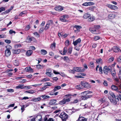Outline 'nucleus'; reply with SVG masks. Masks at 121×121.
<instances>
[{"instance_id":"obj_1","label":"nucleus","mask_w":121,"mask_h":121,"mask_svg":"<svg viewBox=\"0 0 121 121\" xmlns=\"http://www.w3.org/2000/svg\"><path fill=\"white\" fill-rule=\"evenodd\" d=\"M92 93V92L89 91H85L83 92L82 93L84 95L81 96V99L82 100H85L91 98L92 97V95L88 94L91 93Z\"/></svg>"},{"instance_id":"obj_2","label":"nucleus","mask_w":121,"mask_h":121,"mask_svg":"<svg viewBox=\"0 0 121 121\" xmlns=\"http://www.w3.org/2000/svg\"><path fill=\"white\" fill-rule=\"evenodd\" d=\"M5 47L6 49L5 52V55L7 57L9 56L11 54L10 50L12 48V47L10 45H8L6 46Z\"/></svg>"},{"instance_id":"obj_3","label":"nucleus","mask_w":121,"mask_h":121,"mask_svg":"<svg viewBox=\"0 0 121 121\" xmlns=\"http://www.w3.org/2000/svg\"><path fill=\"white\" fill-rule=\"evenodd\" d=\"M111 70V67L109 66H105L103 68V72L106 75L108 74V73L110 72Z\"/></svg>"},{"instance_id":"obj_4","label":"nucleus","mask_w":121,"mask_h":121,"mask_svg":"<svg viewBox=\"0 0 121 121\" xmlns=\"http://www.w3.org/2000/svg\"><path fill=\"white\" fill-rule=\"evenodd\" d=\"M59 117L61 119L62 121H66L68 117V115L64 112L61 113Z\"/></svg>"},{"instance_id":"obj_5","label":"nucleus","mask_w":121,"mask_h":121,"mask_svg":"<svg viewBox=\"0 0 121 121\" xmlns=\"http://www.w3.org/2000/svg\"><path fill=\"white\" fill-rule=\"evenodd\" d=\"M119 96L118 95L115 96L113 99H111L110 97H108L111 102L115 104H116L117 102L119 101Z\"/></svg>"},{"instance_id":"obj_6","label":"nucleus","mask_w":121,"mask_h":121,"mask_svg":"<svg viewBox=\"0 0 121 121\" xmlns=\"http://www.w3.org/2000/svg\"><path fill=\"white\" fill-rule=\"evenodd\" d=\"M73 69L74 70L75 72H83L85 71L84 69H83L82 67H73Z\"/></svg>"},{"instance_id":"obj_7","label":"nucleus","mask_w":121,"mask_h":121,"mask_svg":"<svg viewBox=\"0 0 121 121\" xmlns=\"http://www.w3.org/2000/svg\"><path fill=\"white\" fill-rule=\"evenodd\" d=\"M42 116L41 115H38L35 118H33L31 120V121H42Z\"/></svg>"},{"instance_id":"obj_8","label":"nucleus","mask_w":121,"mask_h":121,"mask_svg":"<svg viewBox=\"0 0 121 121\" xmlns=\"http://www.w3.org/2000/svg\"><path fill=\"white\" fill-rule=\"evenodd\" d=\"M89 30L93 34H98L99 33V32H97L94 26L93 27H91L89 28Z\"/></svg>"},{"instance_id":"obj_9","label":"nucleus","mask_w":121,"mask_h":121,"mask_svg":"<svg viewBox=\"0 0 121 121\" xmlns=\"http://www.w3.org/2000/svg\"><path fill=\"white\" fill-rule=\"evenodd\" d=\"M35 38L33 37H31L30 35H28L26 39V41L28 43L31 42L34 40L35 39Z\"/></svg>"},{"instance_id":"obj_10","label":"nucleus","mask_w":121,"mask_h":121,"mask_svg":"<svg viewBox=\"0 0 121 121\" xmlns=\"http://www.w3.org/2000/svg\"><path fill=\"white\" fill-rule=\"evenodd\" d=\"M107 6L113 10H116L118 9L117 7V6L114 5L108 4L107 5Z\"/></svg>"},{"instance_id":"obj_11","label":"nucleus","mask_w":121,"mask_h":121,"mask_svg":"<svg viewBox=\"0 0 121 121\" xmlns=\"http://www.w3.org/2000/svg\"><path fill=\"white\" fill-rule=\"evenodd\" d=\"M75 28L76 29V30H74V31L75 32H76L77 31L79 32L80 31V29L82 28V27L80 26L75 25V26H73L74 29Z\"/></svg>"},{"instance_id":"obj_12","label":"nucleus","mask_w":121,"mask_h":121,"mask_svg":"<svg viewBox=\"0 0 121 121\" xmlns=\"http://www.w3.org/2000/svg\"><path fill=\"white\" fill-rule=\"evenodd\" d=\"M87 118H86L83 117L81 116V115H80L78 120L76 121H87Z\"/></svg>"},{"instance_id":"obj_13","label":"nucleus","mask_w":121,"mask_h":121,"mask_svg":"<svg viewBox=\"0 0 121 121\" xmlns=\"http://www.w3.org/2000/svg\"><path fill=\"white\" fill-rule=\"evenodd\" d=\"M111 89L113 90L116 91L118 92L120 91H119V89H118V87L116 85H113L111 86Z\"/></svg>"},{"instance_id":"obj_14","label":"nucleus","mask_w":121,"mask_h":121,"mask_svg":"<svg viewBox=\"0 0 121 121\" xmlns=\"http://www.w3.org/2000/svg\"><path fill=\"white\" fill-rule=\"evenodd\" d=\"M68 15H63L60 17V20L62 22H66V20L65 19V18L67 17Z\"/></svg>"},{"instance_id":"obj_15","label":"nucleus","mask_w":121,"mask_h":121,"mask_svg":"<svg viewBox=\"0 0 121 121\" xmlns=\"http://www.w3.org/2000/svg\"><path fill=\"white\" fill-rule=\"evenodd\" d=\"M54 9L58 11H61L63 10V7L60 6L55 7Z\"/></svg>"},{"instance_id":"obj_16","label":"nucleus","mask_w":121,"mask_h":121,"mask_svg":"<svg viewBox=\"0 0 121 121\" xmlns=\"http://www.w3.org/2000/svg\"><path fill=\"white\" fill-rule=\"evenodd\" d=\"M112 50L114 52L116 53L119 52L120 50L119 48L115 46L113 47L112 48Z\"/></svg>"},{"instance_id":"obj_17","label":"nucleus","mask_w":121,"mask_h":121,"mask_svg":"<svg viewBox=\"0 0 121 121\" xmlns=\"http://www.w3.org/2000/svg\"><path fill=\"white\" fill-rule=\"evenodd\" d=\"M56 99H53L50 101L49 103V105H55L56 104Z\"/></svg>"},{"instance_id":"obj_18","label":"nucleus","mask_w":121,"mask_h":121,"mask_svg":"<svg viewBox=\"0 0 121 121\" xmlns=\"http://www.w3.org/2000/svg\"><path fill=\"white\" fill-rule=\"evenodd\" d=\"M81 40L80 38H78L73 43V44L74 46H76L78 44L80 43Z\"/></svg>"},{"instance_id":"obj_19","label":"nucleus","mask_w":121,"mask_h":121,"mask_svg":"<svg viewBox=\"0 0 121 121\" xmlns=\"http://www.w3.org/2000/svg\"><path fill=\"white\" fill-rule=\"evenodd\" d=\"M33 52L31 50H28L26 53V55L27 56H30L31 55Z\"/></svg>"},{"instance_id":"obj_20","label":"nucleus","mask_w":121,"mask_h":121,"mask_svg":"<svg viewBox=\"0 0 121 121\" xmlns=\"http://www.w3.org/2000/svg\"><path fill=\"white\" fill-rule=\"evenodd\" d=\"M13 63L14 65L15 66H18L19 65V62L17 59L14 60Z\"/></svg>"},{"instance_id":"obj_21","label":"nucleus","mask_w":121,"mask_h":121,"mask_svg":"<svg viewBox=\"0 0 121 121\" xmlns=\"http://www.w3.org/2000/svg\"><path fill=\"white\" fill-rule=\"evenodd\" d=\"M115 15L114 14L111 13L108 16V18L111 19H113L115 18Z\"/></svg>"},{"instance_id":"obj_22","label":"nucleus","mask_w":121,"mask_h":121,"mask_svg":"<svg viewBox=\"0 0 121 121\" xmlns=\"http://www.w3.org/2000/svg\"><path fill=\"white\" fill-rule=\"evenodd\" d=\"M24 84H20L18 86H16V88L17 89H24L25 87H26V86L25 87H24Z\"/></svg>"},{"instance_id":"obj_23","label":"nucleus","mask_w":121,"mask_h":121,"mask_svg":"<svg viewBox=\"0 0 121 121\" xmlns=\"http://www.w3.org/2000/svg\"><path fill=\"white\" fill-rule=\"evenodd\" d=\"M20 50L19 49L16 50H13V52L14 54H19L20 52Z\"/></svg>"},{"instance_id":"obj_24","label":"nucleus","mask_w":121,"mask_h":121,"mask_svg":"<svg viewBox=\"0 0 121 121\" xmlns=\"http://www.w3.org/2000/svg\"><path fill=\"white\" fill-rule=\"evenodd\" d=\"M61 88V87L60 86H55L53 89V92H54L57 90L60 89Z\"/></svg>"},{"instance_id":"obj_25","label":"nucleus","mask_w":121,"mask_h":121,"mask_svg":"<svg viewBox=\"0 0 121 121\" xmlns=\"http://www.w3.org/2000/svg\"><path fill=\"white\" fill-rule=\"evenodd\" d=\"M116 84L117 85V86L119 88V89H121V84L120 81L116 82Z\"/></svg>"},{"instance_id":"obj_26","label":"nucleus","mask_w":121,"mask_h":121,"mask_svg":"<svg viewBox=\"0 0 121 121\" xmlns=\"http://www.w3.org/2000/svg\"><path fill=\"white\" fill-rule=\"evenodd\" d=\"M96 8L95 6H90L87 8L88 10L91 11H94V9Z\"/></svg>"},{"instance_id":"obj_27","label":"nucleus","mask_w":121,"mask_h":121,"mask_svg":"<svg viewBox=\"0 0 121 121\" xmlns=\"http://www.w3.org/2000/svg\"><path fill=\"white\" fill-rule=\"evenodd\" d=\"M61 58L63 59L66 62H68L69 61V59L68 56H65L64 58L61 57Z\"/></svg>"},{"instance_id":"obj_28","label":"nucleus","mask_w":121,"mask_h":121,"mask_svg":"<svg viewBox=\"0 0 121 121\" xmlns=\"http://www.w3.org/2000/svg\"><path fill=\"white\" fill-rule=\"evenodd\" d=\"M90 14H88L87 13H86L83 16V17L84 18L87 19L89 17H90Z\"/></svg>"},{"instance_id":"obj_29","label":"nucleus","mask_w":121,"mask_h":121,"mask_svg":"<svg viewBox=\"0 0 121 121\" xmlns=\"http://www.w3.org/2000/svg\"><path fill=\"white\" fill-rule=\"evenodd\" d=\"M96 62L98 64H99L100 63L101 64H102L103 62L102 59L101 58L96 59Z\"/></svg>"},{"instance_id":"obj_30","label":"nucleus","mask_w":121,"mask_h":121,"mask_svg":"<svg viewBox=\"0 0 121 121\" xmlns=\"http://www.w3.org/2000/svg\"><path fill=\"white\" fill-rule=\"evenodd\" d=\"M40 97H42L43 99H48L50 97L48 95H45L40 96Z\"/></svg>"},{"instance_id":"obj_31","label":"nucleus","mask_w":121,"mask_h":121,"mask_svg":"<svg viewBox=\"0 0 121 121\" xmlns=\"http://www.w3.org/2000/svg\"><path fill=\"white\" fill-rule=\"evenodd\" d=\"M67 48L66 47L64 48L63 50V55H65L66 54V52L67 51Z\"/></svg>"},{"instance_id":"obj_32","label":"nucleus","mask_w":121,"mask_h":121,"mask_svg":"<svg viewBox=\"0 0 121 121\" xmlns=\"http://www.w3.org/2000/svg\"><path fill=\"white\" fill-rule=\"evenodd\" d=\"M41 98L40 97H37L35 98L32 99L33 101H34L37 102L41 100Z\"/></svg>"},{"instance_id":"obj_33","label":"nucleus","mask_w":121,"mask_h":121,"mask_svg":"<svg viewBox=\"0 0 121 121\" xmlns=\"http://www.w3.org/2000/svg\"><path fill=\"white\" fill-rule=\"evenodd\" d=\"M89 65L90 67V68L93 69L94 66V64L93 62L91 61L90 62Z\"/></svg>"},{"instance_id":"obj_34","label":"nucleus","mask_w":121,"mask_h":121,"mask_svg":"<svg viewBox=\"0 0 121 121\" xmlns=\"http://www.w3.org/2000/svg\"><path fill=\"white\" fill-rule=\"evenodd\" d=\"M109 94L112 97L111 99H113L115 96L114 93L111 91H109Z\"/></svg>"},{"instance_id":"obj_35","label":"nucleus","mask_w":121,"mask_h":121,"mask_svg":"<svg viewBox=\"0 0 121 121\" xmlns=\"http://www.w3.org/2000/svg\"><path fill=\"white\" fill-rule=\"evenodd\" d=\"M71 98V97H70L69 98H66L64 99L65 103H66V102H69L70 101V99Z\"/></svg>"},{"instance_id":"obj_36","label":"nucleus","mask_w":121,"mask_h":121,"mask_svg":"<svg viewBox=\"0 0 121 121\" xmlns=\"http://www.w3.org/2000/svg\"><path fill=\"white\" fill-rule=\"evenodd\" d=\"M53 23V21L52 20H48V22L47 23V24L48 25L50 26L52 25Z\"/></svg>"},{"instance_id":"obj_37","label":"nucleus","mask_w":121,"mask_h":121,"mask_svg":"<svg viewBox=\"0 0 121 121\" xmlns=\"http://www.w3.org/2000/svg\"><path fill=\"white\" fill-rule=\"evenodd\" d=\"M94 27L97 32H99L98 29L100 28V26L99 25H94Z\"/></svg>"},{"instance_id":"obj_38","label":"nucleus","mask_w":121,"mask_h":121,"mask_svg":"<svg viewBox=\"0 0 121 121\" xmlns=\"http://www.w3.org/2000/svg\"><path fill=\"white\" fill-rule=\"evenodd\" d=\"M59 104L61 105H63L65 104L64 99H63L59 101Z\"/></svg>"},{"instance_id":"obj_39","label":"nucleus","mask_w":121,"mask_h":121,"mask_svg":"<svg viewBox=\"0 0 121 121\" xmlns=\"http://www.w3.org/2000/svg\"><path fill=\"white\" fill-rule=\"evenodd\" d=\"M41 54L44 55H45L47 53V51L44 49H42L41 50Z\"/></svg>"},{"instance_id":"obj_40","label":"nucleus","mask_w":121,"mask_h":121,"mask_svg":"<svg viewBox=\"0 0 121 121\" xmlns=\"http://www.w3.org/2000/svg\"><path fill=\"white\" fill-rule=\"evenodd\" d=\"M100 38V37L99 36H95L93 38V40L95 41H97Z\"/></svg>"},{"instance_id":"obj_41","label":"nucleus","mask_w":121,"mask_h":121,"mask_svg":"<svg viewBox=\"0 0 121 121\" xmlns=\"http://www.w3.org/2000/svg\"><path fill=\"white\" fill-rule=\"evenodd\" d=\"M49 80V78H46L40 81L42 82H44L48 81Z\"/></svg>"},{"instance_id":"obj_42","label":"nucleus","mask_w":121,"mask_h":121,"mask_svg":"<svg viewBox=\"0 0 121 121\" xmlns=\"http://www.w3.org/2000/svg\"><path fill=\"white\" fill-rule=\"evenodd\" d=\"M70 44L69 41L68 40H66L65 42V45L66 47H68Z\"/></svg>"},{"instance_id":"obj_43","label":"nucleus","mask_w":121,"mask_h":121,"mask_svg":"<svg viewBox=\"0 0 121 121\" xmlns=\"http://www.w3.org/2000/svg\"><path fill=\"white\" fill-rule=\"evenodd\" d=\"M95 20V18L93 17H91L88 19V21L91 22Z\"/></svg>"},{"instance_id":"obj_44","label":"nucleus","mask_w":121,"mask_h":121,"mask_svg":"<svg viewBox=\"0 0 121 121\" xmlns=\"http://www.w3.org/2000/svg\"><path fill=\"white\" fill-rule=\"evenodd\" d=\"M47 88L46 87V86L44 85L43 87L40 88V91H43L45 90Z\"/></svg>"},{"instance_id":"obj_45","label":"nucleus","mask_w":121,"mask_h":121,"mask_svg":"<svg viewBox=\"0 0 121 121\" xmlns=\"http://www.w3.org/2000/svg\"><path fill=\"white\" fill-rule=\"evenodd\" d=\"M56 47V43L54 42L51 44L50 46V48H52L53 47H54V48H55Z\"/></svg>"},{"instance_id":"obj_46","label":"nucleus","mask_w":121,"mask_h":121,"mask_svg":"<svg viewBox=\"0 0 121 121\" xmlns=\"http://www.w3.org/2000/svg\"><path fill=\"white\" fill-rule=\"evenodd\" d=\"M7 92H13L14 91V90L13 89H7Z\"/></svg>"},{"instance_id":"obj_47","label":"nucleus","mask_w":121,"mask_h":121,"mask_svg":"<svg viewBox=\"0 0 121 121\" xmlns=\"http://www.w3.org/2000/svg\"><path fill=\"white\" fill-rule=\"evenodd\" d=\"M99 73L100 74H102L103 73V70L102 68L101 67H99Z\"/></svg>"},{"instance_id":"obj_48","label":"nucleus","mask_w":121,"mask_h":121,"mask_svg":"<svg viewBox=\"0 0 121 121\" xmlns=\"http://www.w3.org/2000/svg\"><path fill=\"white\" fill-rule=\"evenodd\" d=\"M52 73L51 72H46V74L49 77L52 76Z\"/></svg>"},{"instance_id":"obj_49","label":"nucleus","mask_w":121,"mask_h":121,"mask_svg":"<svg viewBox=\"0 0 121 121\" xmlns=\"http://www.w3.org/2000/svg\"><path fill=\"white\" fill-rule=\"evenodd\" d=\"M25 106L24 105H23L21 106V109L22 110V112H23L25 110Z\"/></svg>"},{"instance_id":"obj_50","label":"nucleus","mask_w":121,"mask_h":121,"mask_svg":"<svg viewBox=\"0 0 121 121\" xmlns=\"http://www.w3.org/2000/svg\"><path fill=\"white\" fill-rule=\"evenodd\" d=\"M45 84L46 85H45V86H46V87L47 88L48 86H51L52 85V83L49 82H46L45 83Z\"/></svg>"},{"instance_id":"obj_51","label":"nucleus","mask_w":121,"mask_h":121,"mask_svg":"<svg viewBox=\"0 0 121 121\" xmlns=\"http://www.w3.org/2000/svg\"><path fill=\"white\" fill-rule=\"evenodd\" d=\"M72 51V48H69L68 50V53H69V54H71Z\"/></svg>"},{"instance_id":"obj_52","label":"nucleus","mask_w":121,"mask_h":121,"mask_svg":"<svg viewBox=\"0 0 121 121\" xmlns=\"http://www.w3.org/2000/svg\"><path fill=\"white\" fill-rule=\"evenodd\" d=\"M5 10V8L4 7H1L0 8V13Z\"/></svg>"},{"instance_id":"obj_53","label":"nucleus","mask_w":121,"mask_h":121,"mask_svg":"<svg viewBox=\"0 0 121 121\" xmlns=\"http://www.w3.org/2000/svg\"><path fill=\"white\" fill-rule=\"evenodd\" d=\"M5 42L7 43L8 44H10L11 43V41L10 40L8 39H6L5 40Z\"/></svg>"},{"instance_id":"obj_54","label":"nucleus","mask_w":121,"mask_h":121,"mask_svg":"<svg viewBox=\"0 0 121 121\" xmlns=\"http://www.w3.org/2000/svg\"><path fill=\"white\" fill-rule=\"evenodd\" d=\"M89 84L87 82H85V85L84 86V87L88 88L89 87Z\"/></svg>"},{"instance_id":"obj_55","label":"nucleus","mask_w":121,"mask_h":121,"mask_svg":"<svg viewBox=\"0 0 121 121\" xmlns=\"http://www.w3.org/2000/svg\"><path fill=\"white\" fill-rule=\"evenodd\" d=\"M95 4V3L94 2H88V6H91L94 5Z\"/></svg>"},{"instance_id":"obj_56","label":"nucleus","mask_w":121,"mask_h":121,"mask_svg":"<svg viewBox=\"0 0 121 121\" xmlns=\"http://www.w3.org/2000/svg\"><path fill=\"white\" fill-rule=\"evenodd\" d=\"M95 4V3L94 2H88V6H91L94 5Z\"/></svg>"},{"instance_id":"obj_57","label":"nucleus","mask_w":121,"mask_h":121,"mask_svg":"<svg viewBox=\"0 0 121 121\" xmlns=\"http://www.w3.org/2000/svg\"><path fill=\"white\" fill-rule=\"evenodd\" d=\"M34 35H35L36 37L39 38L40 37L39 34L37 32H35L33 33Z\"/></svg>"},{"instance_id":"obj_58","label":"nucleus","mask_w":121,"mask_h":121,"mask_svg":"<svg viewBox=\"0 0 121 121\" xmlns=\"http://www.w3.org/2000/svg\"><path fill=\"white\" fill-rule=\"evenodd\" d=\"M44 29L43 27L41 28L39 30V32L40 33H42Z\"/></svg>"},{"instance_id":"obj_59","label":"nucleus","mask_w":121,"mask_h":121,"mask_svg":"<svg viewBox=\"0 0 121 121\" xmlns=\"http://www.w3.org/2000/svg\"><path fill=\"white\" fill-rule=\"evenodd\" d=\"M69 73L74 74L75 73V71H74V70H71L70 69L69 70Z\"/></svg>"},{"instance_id":"obj_60","label":"nucleus","mask_w":121,"mask_h":121,"mask_svg":"<svg viewBox=\"0 0 121 121\" xmlns=\"http://www.w3.org/2000/svg\"><path fill=\"white\" fill-rule=\"evenodd\" d=\"M9 33L10 34H12L13 33L15 34L16 33V32L15 31L13 30H10L9 31Z\"/></svg>"},{"instance_id":"obj_61","label":"nucleus","mask_w":121,"mask_h":121,"mask_svg":"<svg viewBox=\"0 0 121 121\" xmlns=\"http://www.w3.org/2000/svg\"><path fill=\"white\" fill-rule=\"evenodd\" d=\"M30 67H27L25 69V70L27 72H28L30 71Z\"/></svg>"},{"instance_id":"obj_62","label":"nucleus","mask_w":121,"mask_h":121,"mask_svg":"<svg viewBox=\"0 0 121 121\" xmlns=\"http://www.w3.org/2000/svg\"><path fill=\"white\" fill-rule=\"evenodd\" d=\"M111 74L114 77L116 75V72L115 70L112 71L111 72Z\"/></svg>"},{"instance_id":"obj_63","label":"nucleus","mask_w":121,"mask_h":121,"mask_svg":"<svg viewBox=\"0 0 121 121\" xmlns=\"http://www.w3.org/2000/svg\"><path fill=\"white\" fill-rule=\"evenodd\" d=\"M83 66L84 67L83 69H87L88 68V67L87 66V65L86 63H84L83 65Z\"/></svg>"},{"instance_id":"obj_64","label":"nucleus","mask_w":121,"mask_h":121,"mask_svg":"<svg viewBox=\"0 0 121 121\" xmlns=\"http://www.w3.org/2000/svg\"><path fill=\"white\" fill-rule=\"evenodd\" d=\"M117 61L119 63L121 62V56H120L117 58Z\"/></svg>"}]
</instances>
